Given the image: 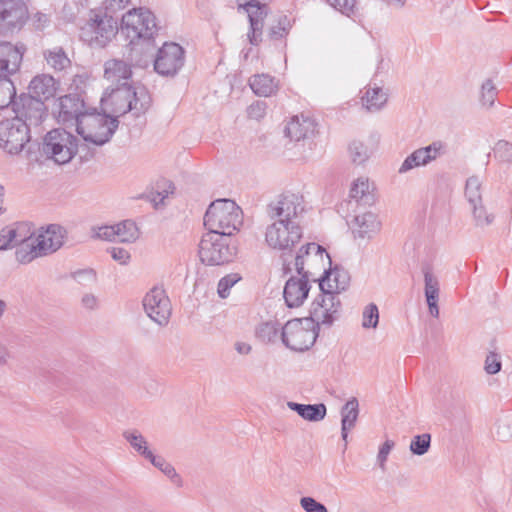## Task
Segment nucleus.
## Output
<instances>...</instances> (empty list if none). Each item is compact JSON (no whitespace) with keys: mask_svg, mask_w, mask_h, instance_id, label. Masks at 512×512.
<instances>
[{"mask_svg":"<svg viewBox=\"0 0 512 512\" xmlns=\"http://www.w3.org/2000/svg\"><path fill=\"white\" fill-rule=\"evenodd\" d=\"M76 131L84 143L80 148L89 153L90 145L102 146L107 143L118 127V120L106 114L93 112H75Z\"/></svg>","mask_w":512,"mask_h":512,"instance_id":"obj_1","label":"nucleus"},{"mask_svg":"<svg viewBox=\"0 0 512 512\" xmlns=\"http://www.w3.org/2000/svg\"><path fill=\"white\" fill-rule=\"evenodd\" d=\"M109 103L113 113L124 115L132 112L135 117L144 114L150 107L151 99L145 88H133L131 85H110L101 98Z\"/></svg>","mask_w":512,"mask_h":512,"instance_id":"obj_2","label":"nucleus"},{"mask_svg":"<svg viewBox=\"0 0 512 512\" xmlns=\"http://www.w3.org/2000/svg\"><path fill=\"white\" fill-rule=\"evenodd\" d=\"M243 223L241 208L230 199H218L212 202L205 215L204 225L208 231L231 236L240 229Z\"/></svg>","mask_w":512,"mask_h":512,"instance_id":"obj_3","label":"nucleus"},{"mask_svg":"<svg viewBox=\"0 0 512 512\" xmlns=\"http://www.w3.org/2000/svg\"><path fill=\"white\" fill-rule=\"evenodd\" d=\"M118 19L102 9L91 10L81 27V38L91 47L103 48L117 35Z\"/></svg>","mask_w":512,"mask_h":512,"instance_id":"obj_4","label":"nucleus"},{"mask_svg":"<svg viewBox=\"0 0 512 512\" xmlns=\"http://www.w3.org/2000/svg\"><path fill=\"white\" fill-rule=\"evenodd\" d=\"M64 229L56 224L49 225L35 234L34 240L28 241L16 253V260L20 264H28L33 260L52 254L64 243Z\"/></svg>","mask_w":512,"mask_h":512,"instance_id":"obj_5","label":"nucleus"},{"mask_svg":"<svg viewBox=\"0 0 512 512\" xmlns=\"http://www.w3.org/2000/svg\"><path fill=\"white\" fill-rule=\"evenodd\" d=\"M43 154L57 164L68 163L76 153H83L81 157H88V152L80 148L74 135L65 129H53L49 131L42 143Z\"/></svg>","mask_w":512,"mask_h":512,"instance_id":"obj_6","label":"nucleus"},{"mask_svg":"<svg viewBox=\"0 0 512 512\" xmlns=\"http://www.w3.org/2000/svg\"><path fill=\"white\" fill-rule=\"evenodd\" d=\"M318 334L317 325L304 317L289 320L282 327L281 338L287 348L296 352H304L314 345Z\"/></svg>","mask_w":512,"mask_h":512,"instance_id":"obj_7","label":"nucleus"},{"mask_svg":"<svg viewBox=\"0 0 512 512\" xmlns=\"http://www.w3.org/2000/svg\"><path fill=\"white\" fill-rule=\"evenodd\" d=\"M265 229V242L271 249L290 251L300 242L303 229L298 221L288 219H270Z\"/></svg>","mask_w":512,"mask_h":512,"instance_id":"obj_8","label":"nucleus"},{"mask_svg":"<svg viewBox=\"0 0 512 512\" xmlns=\"http://www.w3.org/2000/svg\"><path fill=\"white\" fill-rule=\"evenodd\" d=\"M121 29L131 43L149 40L157 32L156 18L148 9L133 8L122 16Z\"/></svg>","mask_w":512,"mask_h":512,"instance_id":"obj_9","label":"nucleus"},{"mask_svg":"<svg viewBox=\"0 0 512 512\" xmlns=\"http://www.w3.org/2000/svg\"><path fill=\"white\" fill-rule=\"evenodd\" d=\"M325 260L331 262L325 249L316 243H308L299 249L293 265L297 274L316 282L319 280L317 271L325 269Z\"/></svg>","mask_w":512,"mask_h":512,"instance_id":"obj_10","label":"nucleus"},{"mask_svg":"<svg viewBox=\"0 0 512 512\" xmlns=\"http://www.w3.org/2000/svg\"><path fill=\"white\" fill-rule=\"evenodd\" d=\"M27 125L15 117L0 121V148L10 155L19 154L30 141Z\"/></svg>","mask_w":512,"mask_h":512,"instance_id":"obj_11","label":"nucleus"},{"mask_svg":"<svg viewBox=\"0 0 512 512\" xmlns=\"http://www.w3.org/2000/svg\"><path fill=\"white\" fill-rule=\"evenodd\" d=\"M200 260L207 265H221L229 262L232 253L225 236L208 231L199 243Z\"/></svg>","mask_w":512,"mask_h":512,"instance_id":"obj_12","label":"nucleus"},{"mask_svg":"<svg viewBox=\"0 0 512 512\" xmlns=\"http://www.w3.org/2000/svg\"><path fill=\"white\" fill-rule=\"evenodd\" d=\"M341 309L339 296L322 292L313 300L309 309L307 320L313 321L317 328L320 325L331 326L338 318Z\"/></svg>","mask_w":512,"mask_h":512,"instance_id":"obj_13","label":"nucleus"},{"mask_svg":"<svg viewBox=\"0 0 512 512\" xmlns=\"http://www.w3.org/2000/svg\"><path fill=\"white\" fill-rule=\"evenodd\" d=\"M304 198L301 194L286 191L278 195L267 205L269 219H288L297 221L300 214L304 212Z\"/></svg>","mask_w":512,"mask_h":512,"instance_id":"obj_14","label":"nucleus"},{"mask_svg":"<svg viewBox=\"0 0 512 512\" xmlns=\"http://www.w3.org/2000/svg\"><path fill=\"white\" fill-rule=\"evenodd\" d=\"M15 118L23 121L27 128L39 126L47 115L44 101L32 95H21L19 101L13 102Z\"/></svg>","mask_w":512,"mask_h":512,"instance_id":"obj_15","label":"nucleus"},{"mask_svg":"<svg viewBox=\"0 0 512 512\" xmlns=\"http://www.w3.org/2000/svg\"><path fill=\"white\" fill-rule=\"evenodd\" d=\"M27 19L28 10L23 0H0V31L20 30Z\"/></svg>","mask_w":512,"mask_h":512,"instance_id":"obj_16","label":"nucleus"},{"mask_svg":"<svg viewBox=\"0 0 512 512\" xmlns=\"http://www.w3.org/2000/svg\"><path fill=\"white\" fill-rule=\"evenodd\" d=\"M184 65V50L177 43H165L154 61L155 71L163 76H174Z\"/></svg>","mask_w":512,"mask_h":512,"instance_id":"obj_17","label":"nucleus"},{"mask_svg":"<svg viewBox=\"0 0 512 512\" xmlns=\"http://www.w3.org/2000/svg\"><path fill=\"white\" fill-rule=\"evenodd\" d=\"M147 315L157 324L164 326L171 316V303L164 289L153 287L143 299Z\"/></svg>","mask_w":512,"mask_h":512,"instance_id":"obj_18","label":"nucleus"},{"mask_svg":"<svg viewBox=\"0 0 512 512\" xmlns=\"http://www.w3.org/2000/svg\"><path fill=\"white\" fill-rule=\"evenodd\" d=\"M269 1H261L250 4L241 9L247 13L249 20V29L247 32V40L253 46H258L262 42L264 21L269 13Z\"/></svg>","mask_w":512,"mask_h":512,"instance_id":"obj_19","label":"nucleus"},{"mask_svg":"<svg viewBox=\"0 0 512 512\" xmlns=\"http://www.w3.org/2000/svg\"><path fill=\"white\" fill-rule=\"evenodd\" d=\"M445 152V144L441 141H434L426 147H422L413 151L402 162L398 169L400 174L407 173L408 171L429 164L436 160Z\"/></svg>","mask_w":512,"mask_h":512,"instance_id":"obj_20","label":"nucleus"},{"mask_svg":"<svg viewBox=\"0 0 512 512\" xmlns=\"http://www.w3.org/2000/svg\"><path fill=\"white\" fill-rule=\"evenodd\" d=\"M312 280L295 274L288 278L283 290V297L289 308H298L304 304L311 289Z\"/></svg>","mask_w":512,"mask_h":512,"instance_id":"obj_21","label":"nucleus"},{"mask_svg":"<svg viewBox=\"0 0 512 512\" xmlns=\"http://www.w3.org/2000/svg\"><path fill=\"white\" fill-rule=\"evenodd\" d=\"M96 235L106 241L133 243L139 238V230L135 222L124 220L115 225L100 227Z\"/></svg>","mask_w":512,"mask_h":512,"instance_id":"obj_22","label":"nucleus"},{"mask_svg":"<svg viewBox=\"0 0 512 512\" xmlns=\"http://www.w3.org/2000/svg\"><path fill=\"white\" fill-rule=\"evenodd\" d=\"M25 52L26 46L23 43L0 42V74H15L21 66Z\"/></svg>","mask_w":512,"mask_h":512,"instance_id":"obj_23","label":"nucleus"},{"mask_svg":"<svg viewBox=\"0 0 512 512\" xmlns=\"http://www.w3.org/2000/svg\"><path fill=\"white\" fill-rule=\"evenodd\" d=\"M422 273L424 276V294L428 305L429 313L435 317H439V293L440 283L438 276L433 272V269L429 265L422 267Z\"/></svg>","mask_w":512,"mask_h":512,"instance_id":"obj_24","label":"nucleus"},{"mask_svg":"<svg viewBox=\"0 0 512 512\" xmlns=\"http://www.w3.org/2000/svg\"><path fill=\"white\" fill-rule=\"evenodd\" d=\"M315 131V121L304 114L293 116L285 127L286 136L294 141L309 138L314 135Z\"/></svg>","mask_w":512,"mask_h":512,"instance_id":"obj_25","label":"nucleus"},{"mask_svg":"<svg viewBox=\"0 0 512 512\" xmlns=\"http://www.w3.org/2000/svg\"><path fill=\"white\" fill-rule=\"evenodd\" d=\"M131 76V65L122 59H110L104 64V78L114 87L129 84Z\"/></svg>","mask_w":512,"mask_h":512,"instance_id":"obj_26","label":"nucleus"},{"mask_svg":"<svg viewBox=\"0 0 512 512\" xmlns=\"http://www.w3.org/2000/svg\"><path fill=\"white\" fill-rule=\"evenodd\" d=\"M349 196L359 205L372 206L376 202L375 186L367 177H358L351 184Z\"/></svg>","mask_w":512,"mask_h":512,"instance_id":"obj_27","label":"nucleus"},{"mask_svg":"<svg viewBox=\"0 0 512 512\" xmlns=\"http://www.w3.org/2000/svg\"><path fill=\"white\" fill-rule=\"evenodd\" d=\"M318 282L320 291L339 296L340 292L347 288L349 277L345 271L339 269L329 271L324 269V276L319 278Z\"/></svg>","mask_w":512,"mask_h":512,"instance_id":"obj_28","label":"nucleus"},{"mask_svg":"<svg viewBox=\"0 0 512 512\" xmlns=\"http://www.w3.org/2000/svg\"><path fill=\"white\" fill-rule=\"evenodd\" d=\"M58 87V82L49 74H39L29 84L32 96L42 101L55 97Z\"/></svg>","mask_w":512,"mask_h":512,"instance_id":"obj_29","label":"nucleus"},{"mask_svg":"<svg viewBox=\"0 0 512 512\" xmlns=\"http://www.w3.org/2000/svg\"><path fill=\"white\" fill-rule=\"evenodd\" d=\"M341 436L347 442L348 432L355 427L359 415V402L355 397L350 398L341 408ZM347 443H345V447Z\"/></svg>","mask_w":512,"mask_h":512,"instance_id":"obj_30","label":"nucleus"},{"mask_svg":"<svg viewBox=\"0 0 512 512\" xmlns=\"http://www.w3.org/2000/svg\"><path fill=\"white\" fill-rule=\"evenodd\" d=\"M287 407L296 412L301 418L310 422H319L323 420L327 414L325 404H300L297 402H287Z\"/></svg>","mask_w":512,"mask_h":512,"instance_id":"obj_31","label":"nucleus"},{"mask_svg":"<svg viewBox=\"0 0 512 512\" xmlns=\"http://www.w3.org/2000/svg\"><path fill=\"white\" fill-rule=\"evenodd\" d=\"M355 233L360 238H371L379 232L381 223L376 214L365 212L355 217Z\"/></svg>","mask_w":512,"mask_h":512,"instance_id":"obj_32","label":"nucleus"},{"mask_svg":"<svg viewBox=\"0 0 512 512\" xmlns=\"http://www.w3.org/2000/svg\"><path fill=\"white\" fill-rule=\"evenodd\" d=\"M388 99L387 93L381 87H367L361 97L363 107L369 112L379 111Z\"/></svg>","mask_w":512,"mask_h":512,"instance_id":"obj_33","label":"nucleus"},{"mask_svg":"<svg viewBox=\"0 0 512 512\" xmlns=\"http://www.w3.org/2000/svg\"><path fill=\"white\" fill-rule=\"evenodd\" d=\"M252 91L263 97L272 95L277 90L275 79L268 74L255 75L249 80Z\"/></svg>","mask_w":512,"mask_h":512,"instance_id":"obj_34","label":"nucleus"},{"mask_svg":"<svg viewBox=\"0 0 512 512\" xmlns=\"http://www.w3.org/2000/svg\"><path fill=\"white\" fill-rule=\"evenodd\" d=\"M47 65L55 71H63L70 67L71 61L62 47H53L43 52Z\"/></svg>","mask_w":512,"mask_h":512,"instance_id":"obj_35","label":"nucleus"},{"mask_svg":"<svg viewBox=\"0 0 512 512\" xmlns=\"http://www.w3.org/2000/svg\"><path fill=\"white\" fill-rule=\"evenodd\" d=\"M123 437L130 446L142 457L150 460L154 455L149 449L146 438L137 430H128L123 433Z\"/></svg>","mask_w":512,"mask_h":512,"instance_id":"obj_36","label":"nucleus"},{"mask_svg":"<svg viewBox=\"0 0 512 512\" xmlns=\"http://www.w3.org/2000/svg\"><path fill=\"white\" fill-rule=\"evenodd\" d=\"M327 3L354 21L360 17L359 0H327Z\"/></svg>","mask_w":512,"mask_h":512,"instance_id":"obj_37","label":"nucleus"},{"mask_svg":"<svg viewBox=\"0 0 512 512\" xmlns=\"http://www.w3.org/2000/svg\"><path fill=\"white\" fill-rule=\"evenodd\" d=\"M16 97V89L14 83L8 75L0 74V109L13 105Z\"/></svg>","mask_w":512,"mask_h":512,"instance_id":"obj_38","label":"nucleus"},{"mask_svg":"<svg viewBox=\"0 0 512 512\" xmlns=\"http://www.w3.org/2000/svg\"><path fill=\"white\" fill-rule=\"evenodd\" d=\"M291 29V21L286 15L279 16L268 29V37L272 41L284 39Z\"/></svg>","mask_w":512,"mask_h":512,"instance_id":"obj_39","label":"nucleus"},{"mask_svg":"<svg viewBox=\"0 0 512 512\" xmlns=\"http://www.w3.org/2000/svg\"><path fill=\"white\" fill-rule=\"evenodd\" d=\"M153 466L158 468L163 474H165L174 484L177 486L182 485V479L176 472L175 468L167 462L162 456L153 455L149 460Z\"/></svg>","mask_w":512,"mask_h":512,"instance_id":"obj_40","label":"nucleus"},{"mask_svg":"<svg viewBox=\"0 0 512 512\" xmlns=\"http://www.w3.org/2000/svg\"><path fill=\"white\" fill-rule=\"evenodd\" d=\"M15 231V245L17 246L15 254L30 240H34L35 234L31 232V227L28 223H16L11 226Z\"/></svg>","mask_w":512,"mask_h":512,"instance_id":"obj_41","label":"nucleus"},{"mask_svg":"<svg viewBox=\"0 0 512 512\" xmlns=\"http://www.w3.org/2000/svg\"><path fill=\"white\" fill-rule=\"evenodd\" d=\"M481 186L482 183L477 176H471L467 179L465 197L470 205L482 202Z\"/></svg>","mask_w":512,"mask_h":512,"instance_id":"obj_42","label":"nucleus"},{"mask_svg":"<svg viewBox=\"0 0 512 512\" xmlns=\"http://www.w3.org/2000/svg\"><path fill=\"white\" fill-rule=\"evenodd\" d=\"M470 207L472 210L473 220L476 226L484 227L490 225L493 222L494 216L487 212L485 206L483 205V202L472 204L470 205Z\"/></svg>","mask_w":512,"mask_h":512,"instance_id":"obj_43","label":"nucleus"},{"mask_svg":"<svg viewBox=\"0 0 512 512\" xmlns=\"http://www.w3.org/2000/svg\"><path fill=\"white\" fill-rule=\"evenodd\" d=\"M431 445V435L424 433L416 435L412 438L410 443V451L414 455L422 456L428 452Z\"/></svg>","mask_w":512,"mask_h":512,"instance_id":"obj_44","label":"nucleus"},{"mask_svg":"<svg viewBox=\"0 0 512 512\" xmlns=\"http://www.w3.org/2000/svg\"><path fill=\"white\" fill-rule=\"evenodd\" d=\"M238 273H230L222 277L217 286V293L220 298L225 299L230 295L231 288L241 280Z\"/></svg>","mask_w":512,"mask_h":512,"instance_id":"obj_45","label":"nucleus"},{"mask_svg":"<svg viewBox=\"0 0 512 512\" xmlns=\"http://www.w3.org/2000/svg\"><path fill=\"white\" fill-rule=\"evenodd\" d=\"M279 329L275 323L265 322L258 326L257 337L264 342H272L278 337Z\"/></svg>","mask_w":512,"mask_h":512,"instance_id":"obj_46","label":"nucleus"},{"mask_svg":"<svg viewBox=\"0 0 512 512\" xmlns=\"http://www.w3.org/2000/svg\"><path fill=\"white\" fill-rule=\"evenodd\" d=\"M351 159L356 164H362L369 158L368 148L360 141H353L349 145Z\"/></svg>","mask_w":512,"mask_h":512,"instance_id":"obj_47","label":"nucleus"},{"mask_svg":"<svg viewBox=\"0 0 512 512\" xmlns=\"http://www.w3.org/2000/svg\"><path fill=\"white\" fill-rule=\"evenodd\" d=\"M379 322L378 307L374 303L368 304L363 311L362 326L364 328H376Z\"/></svg>","mask_w":512,"mask_h":512,"instance_id":"obj_48","label":"nucleus"},{"mask_svg":"<svg viewBox=\"0 0 512 512\" xmlns=\"http://www.w3.org/2000/svg\"><path fill=\"white\" fill-rule=\"evenodd\" d=\"M497 96V89L491 80H486L481 87V102L484 106L491 107Z\"/></svg>","mask_w":512,"mask_h":512,"instance_id":"obj_49","label":"nucleus"},{"mask_svg":"<svg viewBox=\"0 0 512 512\" xmlns=\"http://www.w3.org/2000/svg\"><path fill=\"white\" fill-rule=\"evenodd\" d=\"M494 155L499 158L501 161H510L512 159V144L500 140L494 146Z\"/></svg>","mask_w":512,"mask_h":512,"instance_id":"obj_50","label":"nucleus"},{"mask_svg":"<svg viewBox=\"0 0 512 512\" xmlns=\"http://www.w3.org/2000/svg\"><path fill=\"white\" fill-rule=\"evenodd\" d=\"M395 446L393 440L387 439L380 447L377 454V463L382 470H385L388 456Z\"/></svg>","mask_w":512,"mask_h":512,"instance_id":"obj_51","label":"nucleus"},{"mask_svg":"<svg viewBox=\"0 0 512 512\" xmlns=\"http://www.w3.org/2000/svg\"><path fill=\"white\" fill-rule=\"evenodd\" d=\"M300 505L305 512H328L327 508L312 497H302Z\"/></svg>","mask_w":512,"mask_h":512,"instance_id":"obj_52","label":"nucleus"},{"mask_svg":"<svg viewBox=\"0 0 512 512\" xmlns=\"http://www.w3.org/2000/svg\"><path fill=\"white\" fill-rule=\"evenodd\" d=\"M15 231L11 226L5 227L0 231V250H6L15 245Z\"/></svg>","mask_w":512,"mask_h":512,"instance_id":"obj_53","label":"nucleus"},{"mask_svg":"<svg viewBox=\"0 0 512 512\" xmlns=\"http://www.w3.org/2000/svg\"><path fill=\"white\" fill-rule=\"evenodd\" d=\"M131 0H103L102 7L103 12H108V14H114L122 9H124Z\"/></svg>","mask_w":512,"mask_h":512,"instance_id":"obj_54","label":"nucleus"},{"mask_svg":"<svg viewBox=\"0 0 512 512\" xmlns=\"http://www.w3.org/2000/svg\"><path fill=\"white\" fill-rule=\"evenodd\" d=\"M113 260L121 265H127L130 262L131 255L128 250L122 247H112L108 250Z\"/></svg>","mask_w":512,"mask_h":512,"instance_id":"obj_55","label":"nucleus"},{"mask_svg":"<svg viewBox=\"0 0 512 512\" xmlns=\"http://www.w3.org/2000/svg\"><path fill=\"white\" fill-rule=\"evenodd\" d=\"M174 186L170 181L163 180L161 184H158V190L156 191L155 197H153L154 202L163 203L164 199L168 197L169 194L173 193Z\"/></svg>","mask_w":512,"mask_h":512,"instance_id":"obj_56","label":"nucleus"},{"mask_svg":"<svg viewBox=\"0 0 512 512\" xmlns=\"http://www.w3.org/2000/svg\"><path fill=\"white\" fill-rule=\"evenodd\" d=\"M501 369L500 356L496 353H490L485 360V371L488 374H496Z\"/></svg>","mask_w":512,"mask_h":512,"instance_id":"obj_57","label":"nucleus"},{"mask_svg":"<svg viewBox=\"0 0 512 512\" xmlns=\"http://www.w3.org/2000/svg\"><path fill=\"white\" fill-rule=\"evenodd\" d=\"M80 303H81L82 308H84L85 310H88V311L97 310L100 306V300H99L98 296H96L93 293L83 294V296L81 297Z\"/></svg>","mask_w":512,"mask_h":512,"instance_id":"obj_58","label":"nucleus"},{"mask_svg":"<svg viewBox=\"0 0 512 512\" xmlns=\"http://www.w3.org/2000/svg\"><path fill=\"white\" fill-rule=\"evenodd\" d=\"M247 113L250 118L259 120L266 113V105L264 102L257 101L248 107Z\"/></svg>","mask_w":512,"mask_h":512,"instance_id":"obj_59","label":"nucleus"},{"mask_svg":"<svg viewBox=\"0 0 512 512\" xmlns=\"http://www.w3.org/2000/svg\"><path fill=\"white\" fill-rule=\"evenodd\" d=\"M497 435L502 440H508L512 437V434L509 432V424L508 423H502L498 426L497 429Z\"/></svg>","mask_w":512,"mask_h":512,"instance_id":"obj_60","label":"nucleus"},{"mask_svg":"<svg viewBox=\"0 0 512 512\" xmlns=\"http://www.w3.org/2000/svg\"><path fill=\"white\" fill-rule=\"evenodd\" d=\"M10 359V352L7 346L0 342V368L5 366Z\"/></svg>","mask_w":512,"mask_h":512,"instance_id":"obj_61","label":"nucleus"},{"mask_svg":"<svg viewBox=\"0 0 512 512\" xmlns=\"http://www.w3.org/2000/svg\"><path fill=\"white\" fill-rule=\"evenodd\" d=\"M234 347H235V350L237 351V353H239L240 355H248L252 350V347L250 344H248L246 342H242V341H237L235 343Z\"/></svg>","mask_w":512,"mask_h":512,"instance_id":"obj_62","label":"nucleus"},{"mask_svg":"<svg viewBox=\"0 0 512 512\" xmlns=\"http://www.w3.org/2000/svg\"><path fill=\"white\" fill-rule=\"evenodd\" d=\"M74 277L79 282H81V279L84 277L89 278L91 281H95V279H96L95 273L92 270L78 271L74 274Z\"/></svg>","mask_w":512,"mask_h":512,"instance_id":"obj_63","label":"nucleus"},{"mask_svg":"<svg viewBox=\"0 0 512 512\" xmlns=\"http://www.w3.org/2000/svg\"><path fill=\"white\" fill-rule=\"evenodd\" d=\"M71 100L72 99L69 96L60 98L61 112H63L65 115L72 114V112L67 109V102H71Z\"/></svg>","mask_w":512,"mask_h":512,"instance_id":"obj_64","label":"nucleus"}]
</instances>
